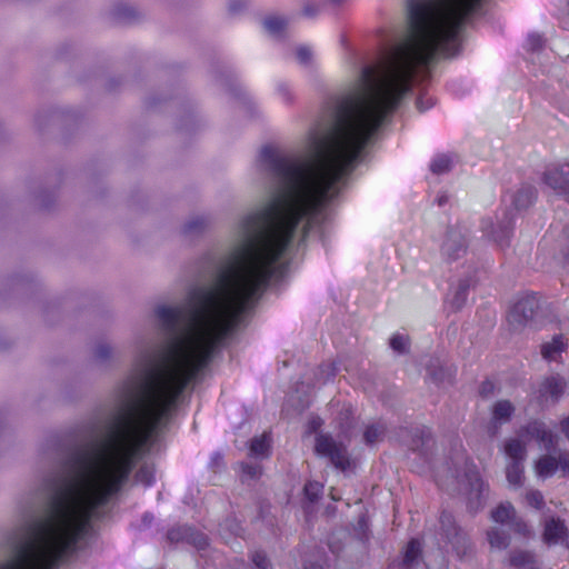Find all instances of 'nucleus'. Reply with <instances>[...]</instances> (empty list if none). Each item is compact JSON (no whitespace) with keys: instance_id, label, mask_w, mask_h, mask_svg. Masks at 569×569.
<instances>
[{"instance_id":"37998d69","label":"nucleus","mask_w":569,"mask_h":569,"mask_svg":"<svg viewBox=\"0 0 569 569\" xmlns=\"http://www.w3.org/2000/svg\"><path fill=\"white\" fill-rule=\"evenodd\" d=\"M560 430L566 436V438L569 439V417L561 420Z\"/></svg>"},{"instance_id":"aec40b11","label":"nucleus","mask_w":569,"mask_h":569,"mask_svg":"<svg viewBox=\"0 0 569 569\" xmlns=\"http://www.w3.org/2000/svg\"><path fill=\"white\" fill-rule=\"evenodd\" d=\"M270 438L267 433L254 437L250 442V455L253 457H267L269 453Z\"/></svg>"},{"instance_id":"a211bd4d","label":"nucleus","mask_w":569,"mask_h":569,"mask_svg":"<svg viewBox=\"0 0 569 569\" xmlns=\"http://www.w3.org/2000/svg\"><path fill=\"white\" fill-rule=\"evenodd\" d=\"M549 429H547L546 425L540 421L529 422L527 426L521 428L520 436L529 437L535 439L539 443L543 440V437L547 435Z\"/></svg>"},{"instance_id":"79ce46f5","label":"nucleus","mask_w":569,"mask_h":569,"mask_svg":"<svg viewBox=\"0 0 569 569\" xmlns=\"http://www.w3.org/2000/svg\"><path fill=\"white\" fill-rule=\"evenodd\" d=\"M318 12V7L312 4H307L303 8V14L307 17H313Z\"/></svg>"},{"instance_id":"5fc2aeb1","label":"nucleus","mask_w":569,"mask_h":569,"mask_svg":"<svg viewBox=\"0 0 569 569\" xmlns=\"http://www.w3.org/2000/svg\"><path fill=\"white\" fill-rule=\"evenodd\" d=\"M220 459H221V457H220L219 455H217V456L213 458L214 463H218V460H220Z\"/></svg>"},{"instance_id":"0eeeda50","label":"nucleus","mask_w":569,"mask_h":569,"mask_svg":"<svg viewBox=\"0 0 569 569\" xmlns=\"http://www.w3.org/2000/svg\"><path fill=\"white\" fill-rule=\"evenodd\" d=\"M491 518L498 523L508 525L516 532L526 535L528 531L527 525L517 518L516 510L509 502L501 503L492 510Z\"/></svg>"},{"instance_id":"6e6d98bb","label":"nucleus","mask_w":569,"mask_h":569,"mask_svg":"<svg viewBox=\"0 0 569 569\" xmlns=\"http://www.w3.org/2000/svg\"><path fill=\"white\" fill-rule=\"evenodd\" d=\"M333 3H340L342 2L343 0H331Z\"/></svg>"},{"instance_id":"49530a36","label":"nucleus","mask_w":569,"mask_h":569,"mask_svg":"<svg viewBox=\"0 0 569 569\" xmlns=\"http://www.w3.org/2000/svg\"><path fill=\"white\" fill-rule=\"evenodd\" d=\"M448 197L446 194H441L437 198V203L441 207L447 203Z\"/></svg>"},{"instance_id":"412c9836","label":"nucleus","mask_w":569,"mask_h":569,"mask_svg":"<svg viewBox=\"0 0 569 569\" xmlns=\"http://www.w3.org/2000/svg\"><path fill=\"white\" fill-rule=\"evenodd\" d=\"M386 426L381 422H376L367 426L363 432V439L367 445H373L383 439Z\"/></svg>"},{"instance_id":"a878e982","label":"nucleus","mask_w":569,"mask_h":569,"mask_svg":"<svg viewBox=\"0 0 569 569\" xmlns=\"http://www.w3.org/2000/svg\"><path fill=\"white\" fill-rule=\"evenodd\" d=\"M136 480L144 486H150L154 480V470L150 466H142L136 473Z\"/></svg>"},{"instance_id":"f3484780","label":"nucleus","mask_w":569,"mask_h":569,"mask_svg":"<svg viewBox=\"0 0 569 569\" xmlns=\"http://www.w3.org/2000/svg\"><path fill=\"white\" fill-rule=\"evenodd\" d=\"M566 387V382L560 377H550L547 378L542 386H541V392L550 395L553 399H558Z\"/></svg>"},{"instance_id":"7c9ffc66","label":"nucleus","mask_w":569,"mask_h":569,"mask_svg":"<svg viewBox=\"0 0 569 569\" xmlns=\"http://www.w3.org/2000/svg\"><path fill=\"white\" fill-rule=\"evenodd\" d=\"M526 501L529 506H531L536 509H541L545 505L543 496L538 490L528 491L526 495Z\"/></svg>"},{"instance_id":"09e8293b","label":"nucleus","mask_w":569,"mask_h":569,"mask_svg":"<svg viewBox=\"0 0 569 569\" xmlns=\"http://www.w3.org/2000/svg\"><path fill=\"white\" fill-rule=\"evenodd\" d=\"M168 538H169L170 540L176 539V538H177V536H176V531H174V530H171V531L168 533Z\"/></svg>"},{"instance_id":"7ed1b4c3","label":"nucleus","mask_w":569,"mask_h":569,"mask_svg":"<svg viewBox=\"0 0 569 569\" xmlns=\"http://www.w3.org/2000/svg\"><path fill=\"white\" fill-rule=\"evenodd\" d=\"M482 231L500 247L509 244V240L512 233L513 227V214L509 210H505L502 218L497 222L492 218H486L481 222Z\"/></svg>"},{"instance_id":"c03bdc74","label":"nucleus","mask_w":569,"mask_h":569,"mask_svg":"<svg viewBox=\"0 0 569 569\" xmlns=\"http://www.w3.org/2000/svg\"><path fill=\"white\" fill-rule=\"evenodd\" d=\"M325 368H326V378H325L326 380L335 377V375H336V367L333 365H331V363L326 365Z\"/></svg>"},{"instance_id":"c9c22d12","label":"nucleus","mask_w":569,"mask_h":569,"mask_svg":"<svg viewBox=\"0 0 569 569\" xmlns=\"http://www.w3.org/2000/svg\"><path fill=\"white\" fill-rule=\"evenodd\" d=\"M558 443V437L553 435L550 430H548L547 435L543 437L541 441V447L546 451H551L556 448Z\"/></svg>"},{"instance_id":"f704fd0d","label":"nucleus","mask_w":569,"mask_h":569,"mask_svg":"<svg viewBox=\"0 0 569 569\" xmlns=\"http://www.w3.org/2000/svg\"><path fill=\"white\" fill-rule=\"evenodd\" d=\"M251 559L257 569H268L270 566L268 558L261 551H254Z\"/></svg>"},{"instance_id":"b1692460","label":"nucleus","mask_w":569,"mask_h":569,"mask_svg":"<svg viewBox=\"0 0 569 569\" xmlns=\"http://www.w3.org/2000/svg\"><path fill=\"white\" fill-rule=\"evenodd\" d=\"M208 219L204 217L191 218L183 227V232L189 236L200 233L208 227Z\"/></svg>"},{"instance_id":"a18cd8bd","label":"nucleus","mask_w":569,"mask_h":569,"mask_svg":"<svg viewBox=\"0 0 569 569\" xmlns=\"http://www.w3.org/2000/svg\"><path fill=\"white\" fill-rule=\"evenodd\" d=\"M131 13H132V12H131V10H129V9H127V8H124V9H123V12H122V10H120V9H119V11H118V14H119L120 17H123V18H130Z\"/></svg>"},{"instance_id":"1a4fd4ad","label":"nucleus","mask_w":569,"mask_h":569,"mask_svg":"<svg viewBox=\"0 0 569 569\" xmlns=\"http://www.w3.org/2000/svg\"><path fill=\"white\" fill-rule=\"evenodd\" d=\"M567 535V528L558 518H550L545 522L543 540L548 545H556L563 540Z\"/></svg>"},{"instance_id":"393cba45","label":"nucleus","mask_w":569,"mask_h":569,"mask_svg":"<svg viewBox=\"0 0 569 569\" xmlns=\"http://www.w3.org/2000/svg\"><path fill=\"white\" fill-rule=\"evenodd\" d=\"M263 26L269 33L278 36L284 30L287 21L281 17L272 16L263 20Z\"/></svg>"},{"instance_id":"4468645a","label":"nucleus","mask_w":569,"mask_h":569,"mask_svg":"<svg viewBox=\"0 0 569 569\" xmlns=\"http://www.w3.org/2000/svg\"><path fill=\"white\" fill-rule=\"evenodd\" d=\"M515 412V406L509 400L497 401L491 409L492 421L503 425L510 421Z\"/></svg>"},{"instance_id":"a19ab883","label":"nucleus","mask_w":569,"mask_h":569,"mask_svg":"<svg viewBox=\"0 0 569 569\" xmlns=\"http://www.w3.org/2000/svg\"><path fill=\"white\" fill-rule=\"evenodd\" d=\"M279 93L282 96L283 100L287 102L292 101V94L287 86L280 84L278 87Z\"/></svg>"},{"instance_id":"20e7f679","label":"nucleus","mask_w":569,"mask_h":569,"mask_svg":"<svg viewBox=\"0 0 569 569\" xmlns=\"http://www.w3.org/2000/svg\"><path fill=\"white\" fill-rule=\"evenodd\" d=\"M316 451L320 456L328 457L330 462L340 470L349 467V456L342 443L336 442L330 436L320 435L316 439Z\"/></svg>"},{"instance_id":"cd10ccee","label":"nucleus","mask_w":569,"mask_h":569,"mask_svg":"<svg viewBox=\"0 0 569 569\" xmlns=\"http://www.w3.org/2000/svg\"><path fill=\"white\" fill-rule=\"evenodd\" d=\"M430 441V435L427 433L423 430H416L411 443H409V447L413 451L421 450V448Z\"/></svg>"},{"instance_id":"dca6fc26","label":"nucleus","mask_w":569,"mask_h":569,"mask_svg":"<svg viewBox=\"0 0 569 569\" xmlns=\"http://www.w3.org/2000/svg\"><path fill=\"white\" fill-rule=\"evenodd\" d=\"M523 462L509 461L506 467V477L510 486L519 488L523 485Z\"/></svg>"},{"instance_id":"f257e3e1","label":"nucleus","mask_w":569,"mask_h":569,"mask_svg":"<svg viewBox=\"0 0 569 569\" xmlns=\"http://www.w3.org/2000/svg\"><path fill=\"white\" fill-rule=\"evenodd\" d=\"M469 231L465 226L456 224L447 229L440 246L441 256L447 261L462 258L468 249Z\"/></svg>"},{"instance_id":"9b49d317","label":"nucleus","mask_w":569,"mask_h":569,"mask_svg":"<svg viewBox=\"0 0 569 569\" xmlns=\"http://www.w3.org/2000/svg\"><path fill=\"white\" fill-rule=\"evenodd\" d=\"M537 196V191L532 186H522L511 196V202L516 210L529 208Z\"/></svg>"},{"instance_id":"c85d7f7f","label":"nucleus","mask_w":569,"mask_h":569,"mask_svg":"<svg viewBox=\"0 0 569 569\" xmlns=\"http://www.w3.org/2000/svg\"><path fill=\"white\" fill-rule=\"evenodd\" d=\"M409 339L402 335H393L390 339V347L399 352L406 353L408 351Z\"/></svg>"},{"instance_id":"603ef678","label":"nucleus","mask_w":569,"mask_h":569,"mask_svg":"<svg viewBox=\"0 0 569 569\" xmlns=\"http://www.w3.org/2000/svg\"><path fill=\"white\" fill-rule=\"evenodd\" d=\"M305 569H322V568L320 566L310 565V566L306 567Z\"/></svg>"},{"instance_id":"8fccbe9b","label":"nucleus","mask_w":569,"mask_h":569,"mask_svg":"<svg viewBox=\"0 0 569 569\" xmlns=\"http://www.w3.org/2000/svg\"><path fill=\"white\" fill-rule=\"evenodd\" d=\"M143 520H144L146 522L150 523V522H151V520H152V516L146 515V516L143 517Z\"/></svg>"},{"instance_id":"ea45409f","label":"nucleus","mask_w":569,"mask_h":569,"mask_svg":"<svg viewBox=\"0 0 569 569\" xmlns=\"http://www.w3.org/2000/svg\"><path fill=\"white\" fill-rule=\"evenodd\" d=\"M192 541L194 546L199 549H203L208 545V539L202 533H197Z\"/></svg>"},{"instance_id":"bb28decb","label":"nucleus","mask_w":569,"mask_h":569,"mask_svg":"<svg viewBox=\"0 0 569 569\" xmlns=\"http://www.w3.org/2000/svg\"><path fill=\"white\" fill-rule=\"evenodd\" d=\"M510 562L515 567H523L533 562V555L527 551H515L510 557Z\"/></svg>"},{"instance_id":"ddd939ff","label":"nucleus","mask_w":569,"mask_h":569,"mask_svg":"<svg viewBox=\"0 0 569 569\" xmlns=\"http://www.w3.org/2000/svg\"><path fill=\"white\" fill-rule=\"evenodd\" d=\"M558 470L556 456L543 455L535 462V471L539 478L552 477Z\"/></svg>"},{"instance_id":"c756f323","label":"nucleus","mask_w":569,"mask_h":569,"mask_svg":"<svg viewBox=\"0 0 569 569\" xmlns=\"http://www.w3.org/2000/svg\"><path fill=\"white\" fill-rule=\"evenodd\" d=\"M113 350L108 343H99L94 349V359L99 362H106L112 357Z\"/></svg>"},{"instance_id":"4c0bfd02","label":"nucleus","mask_w":569,"mask_h":569,"mask_svg":"<svg viewBox=\"0 0 569 569\" xmlns=\"http://www.w3.org/2000/svg\"><path fill=\"white\" fill-rule=\"evenodd\" d=\"M542 43L543 40L539 34H530L528 37V46L532 51L540 49L542 47Z\"/></svg>"},{"instance_id":"473e14b6","label":"nucleus","mask_w":569,"mask_h":569,"mask_svg":"<svg viewBox=\"0 0 569 569\" xmlns=\"http://www.w3.org/2000/svg\"><path fill=\"white\" fill-rule=\"evenodd\" d=\"M305 493L307 498L313 502L318 500L321 493V486L318 482H308L305 486Z\"/></svg>"},{"instance_id":"9d476101","label":"nucleus","mask_w":569,"mask_h":569,"mask_svg":"<svg viewBox=\"0 0 569 569\" xmlns=\"http://www.w3.org/2000/svg\"><path fill=\"white\" fill-rule=\"evenodd\" d=\"M420 553V542L417 539H412L406 548L402 561L399 563H392L388 569H413L418 563Z\"/></svg>"},{"instance_id":"4be33fe9","label":"nucleus","mask_w":569,"mask_h":569,"mask_svg":"<svg viewBox=\"0 0 569 569\" xmlns=\"http://www.w3.org/2000/svg\"><path fill=\"white\" fill-rule=\"evenodd\" d=\"M452 167V159L447 154L437 156L430 163V170L436 174L449 172Z\"/></svg>"},{"instance_id":"864d4df0","label":"nucleus","mask_w":569,"mask_h":569,"mask_svg":"<svg viewBox=\"0 0 569 569\" xmlns=\"http://www.w3.org/2000/svg\"><path fill=\"white\" fill-rule=\"evenodd\" d=\"M230 10L233 11V12H236L238 10V8L236 7L234 2L230 3Z\"/></svg>"},{"instance_id":"2f4dec72","label":"nucleus","mask_w":569,"mask_h":569,"mask_svg":"<svg viewBox=\"0 0 569 569\" xmlns=\"http://www.w3.org/2000/svg\"><path fill=\"white\" fill-rule=\"evenodd\" d=\"M556 459L558 461V469H560L563 476H569V451L560 450Z\"/></svg>"},{"instance_id":"72a5a7b5","label":"nucleus","mask_w":569,"mask_h":569,"mask_svg":"<svg viewBox=\"0 0 569 569\" xmlns=\"http://www.w3.org/2000/svg\"><path fill=\"white\" fill-rule=\"evenodd\" d=\"M296 54H297L298 61L303 66H308L312 61V52H311L310 48H308L306 46L299 47L296 51Z\"/></svg>"},{"instance_id":"f03ea898","label":"nucleus","mask_w":569,"mask_h":569,"mask_svg":"<svg viewBox=\"0 0 569 569\" xmlns=\"http://www.w3.org/2000/svg\"><path fill=\"white\" fill-rule=\"evenodd\" d=\"M467 482V506L470 511L481 509L488 497V486L482 481L475 467H467L465 471Z\"/></svg>"},{"instance_id":"de8ad7c7","label":"nucleus","mask_w":569,"mask_h":569,"mask_svg":"<svg viewBox=\"0 0 569 569\" xmlns=\"http://www.w3.org/2000/svg\"><path fill=\"white\" fill-rule=\"evenodd\" d=\"M417 107H418V109H419L420 111H423V110L427 108V107H423V104H422V100H421V99H419V100L417 101Z\"/></svg>"},{"instance_id":"5701e85b","label":"nucleus","mask_w":569,"mask_h":569,"mask_svg":"<svg viewBox=\"0 0 569 569\" xmlns=\"http://www.w3.org/2000/svg\"><path fill=\"white\" fill-rule=\"evenodd\" d=\"M488 540L491 547L497 549H505L509 545L508 536L498 528H492L488 531Z\"/></svg>"},{"instance_id":"f8f14e48","label":"nucleus","mask_w":569,"mask_h":569,"mask_svg":"<svg viewBox=\"0 0 569 569\" xmlns=\"http://www.w3.org/2000/svg\"><path fill=\"white\" fill-rule=\"evenodd\" d=\"M503 451L510 461L525 462L527 458L526 445L518 438L507 439Z\"/></svg>"},{"instance_id":"423d86ee","label":"nucleus","mask_w":569,"mask_h":569,"mask_svg":"<svg viewBox=\"0 0 569 569\" xmlns=\"http://www.w3.org/2000/svg\"><path fill=\"white\" fill-rule=\"evenodd\" d=\"M545 183L569 202V163L552 164L543 172Z\"/></svg>"},{"instance_id":"2eb2a0df","label":"nucleus","mask_w":569,"mask_h":569,"mask_svg":"<svg viewBox=\"0 0 569 569\" xmlns=\"http://www.w3.org/2000/svg\"><path fill=\"white\" fill-rule=\"evenodd\" d=\"M567 343L561 335L555 336L550 341L541 345V355L547 360H556L557 356L563 352Z\"/></svg>"},{"instance_id":"3c124183","label":"nucleus","mask_w":569,"mask_h":569,"mask_svg":"<svg viewBox=\"0 0 569 569\" xmlns=\"http://www.w3.org/2000/svg\"><path fill=\"white\" fill-rule=\"evenodd\" d=\"M561 542H565L566 546L569 548V537L567 535L563 537V540H560Z\"/></svg>"},{"instance_id":"58836bf2","label":"nucleus","mask_w":569,"mask_h":569,"mask_svg":"<svg viewBox=\"0 0 569 569\" xmlns=\"http://www.w3.org/2000/svg\"><path fill=\"white\" fill-rule=\"evenodd\" d=\"M242 469L249 478H257L260 475V467L257 465H243Z\"/></svg>"},{"instance_id":"39448f33","label":"nucleus","mask_w":569,"mask_h":569,"mask_svg":"<svg viewBox=\"0 0 569 569\" xmlns=\"http://www.w3.org/2000/svg\"><path fill=\"white\" fill-rule=\"evenodd\" d=\"M439 521L441 535L446 542L449 543L458 555H465L468 549V541L465 532L456 526L453 517L443 511Z\"/></svg>"},{"instance_id":"e433bc0d","label":"nucleus","mask_w":569,"mask_h":569,"mask_svg":"<svg viewBox=\"0 0 569 569\" xmlns=\"http://www.w3.org/2000/svg\"><path fill=\"white\" fill-rule=\"evenodd\" d=\"M429 375L436 382H443L446 379H450L452 373L449 369L440 368L439 372L433 371L431 368H428Z\"/></svg>"},{"instance_id":"6ab92c4d","label":"nucleus","mask_w":569,"mask_h":569,"mask_svg":"<svg viewBox=\"0 0 569 569\" xmlns=\"http://www.w3.org/2000/svg\"><path fill=\"white\" fill-rule=\"evenodd\" d=\"M469 288V280L463 279L459 281L458 287L455 290L453 297L450 300V305L453 310H460L465 306Z\"/></svg>"},{"instance_id":"6e6552de","label":"nucleus","mask_w":569,"mask_h":569,"mask_svg":"<svg viewBox=\"0 0 569 569\" xmlns=\"http://www.w3.org/2000/svg\"><path fill=\"white\" fill-rule=\"evenodd\" d=\"M539 307L538 298L535 293L527 295L519 299L510 313L511 321L521 325L531 319Z\"/></svg>"}]
</instances>
